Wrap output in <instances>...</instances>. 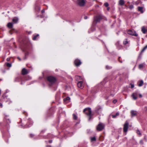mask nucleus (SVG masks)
Listing matches in <instances>:
<instances>
[{
    "label": "nucleus",
    "instance_id": "0eeeda50",
    "mask_svg": "<svg viewBox=\"0 0 147 147\" xmlns=\"http://www.w3.org/2000/svg\"><path fill=\"white\" fill-rule=\"evenodd\" d=\"M74 63L76 66L78 67L81 64L82 62L80 60L78 59H76L74 61Z\"/></svg>",
    "mask_w": 147,
    "mask_h": 147
},
{
    "label": "nucleus",
    "instance_id": "4c0bfd02",
    "mask_svg": "<svg viewBox=\"0 0 147 147\" xmlns=\"http://www.w3.org/2000/svg\"><path fill=\"white\" fill-rule=\"evenodd\" d=\"M130 85L131 86V88H133L134 87V85L133 84H132L131 83L130 84Z\"/></svg>",
    "mask_w": 147,
    "mask_h": 147
},
{
    "label": "nucleus",
    "instance_id": "2f4dec72",
    "mask_svg": "<svg viewBox=\"0 0 147 147\" xmlns=\"http://www.w3.org/2000/svg\"><path fill=\"white\" fill-rule=\"evenodd\" d=\"M6 65L7 67H10L11 66V63H7L6 64Z\"/></svg>",
    "mask_w": 147,
    "mask_h": 147
},
{
    "label": "nucleus",
    "instance_id": "79ce46f5",
    "mask_svg": "<svg viewBox=\"0 0 147 147\" xmlns=\"http://www.w3.org/2000/svg\"><path fill=\"white\" fill-rule=\"evenodd\" d=\"M7 61H10V59L9 58H8L7 59H6Z\"/></svg>",
    "mask_w": 147,
    "mask_h": 147
},
{
    "label": "nucleus",
    "instance_id": "1a4fd4ad",
    "mask_svg": "<svg viewBox=\"0 0 147 147\" xmlns=\"http://www.w3.org/2000/svg\"><path fill=\"white\" fill-rule=\"evenodd\" d=\"M20 81H22V77L21 76L16 77L14 79V82H19Z\"/></svg>",
    "mask_w": 147,
    "mask_h": 147
},
{
    "label": "nucleus",
    "instance_id": "5701e85b",
    "mask_svg": "<svg viewBox=\"0 0 147 147\" xmlns=\"http://www.w3.org/2000/svg\"><path fill=\"white\" fill-rule=\"evenodd\" d=\"M147 31V30H146L144 27H143L142 28V32L143 33H146V32Z\"/></svg>",
    "mask_w": 147,
    "mask_h": 147
},
{
    "label": "nucleus",
    "instance_id": "423d86ee",
    "mask_svg": "<svg viewBox=\"0 0 147 147\" xmlns=\"http://www.w3.org/2000/svg\"><path fill=\"white\" fill-rule=\"evenodd\" d=\"M128 34L134 36H138L137 34L136 33L135 31L133 30H129L127 31Z\"/></svg>",
    "mask_w": 147,
    "mask_h": 147
},
{
    "label": "nucleus",
    "instance_id": "39448f33",
    "mask_svg": "<svg viewBox=\"0 0 147 147\" xmlns=\"http://www.w3.org/2000/svg\"><path fill=\"white\" fill-rule=\"evenodd\" d=\"M105 125L104 124L100 123H99L96 127V130L98 131L102 130L105 128Z\"/></svg>",
    "mask_w": 147,
    "mask_h": 147
},
{
    "label": "nucleus",
    "instance_id": "c85d7f7f",
    "mask_svg": "<svg viewBox=\"0 0 147 147\" xmlns=\"http://www.w3.org/2000/svg\"><path fill=\"white\" fill-rule=\"evenodd\" d=\"M128 41H127V39H125V40H124L123 41V44L124 45H125L127 44H128Z\"/></svg>",
    "mask_w": 147,
    "mask_h": 147
},
{
    "label": "nucleus",
    "instance_id": "7ed1b4c3",
    "mask_svg": "<svg viewBox=\"0 0 147 147\" xmlns=\"http://www.w3.org/2000/svg\"><path fill=\"white\" fill-rule=\"evenodd\" d=\"M47 80L49 82V85L52 86L56 81V79L52 76H48L47 78Z\"/></svg>",
    "mask_w": 147,
    "mask_h": 147
},
{
    "label": "nucleus",
    "instance_id": "393cba45",
    "mask_svg": "<svg viewBox=\"0 0 147 147\" xmlns=\"http://www.w3.org/2000/svg\"><path fill=\"white\" fill-rule=\"evenodd\" d=\"M119 115V113L118 112H117L116 113L115 115H112V116L113 118H116L117 116Z\"/></svg>",
    "mask_w": 147,
    "mask_h": 147
},
{
    "label": "nucleus",
    "instance_id": "f3484780",
    "mask_svg": "<svg viewBox=\"0 0 147 147\" xmlns=\"http://www.w3.org/2000/svg\"><path fill=\"white\" fill-rule=\"evenodd\" d=\"M39 36V35L38 34H37L36 35L34 36L32 38L33 40H37V38H38Z\"/></svg>",
    "mask_w": 147,
    "mask_h": 147
},
{
    "label": "nucleus",
    "instance_id": "b1692460",
    "mask_svg": "<svg viewBox=\"0 0 147 147\" xmlns=\"http://www.w3.org/2000/svg\"><path fill=\"white\" fill-rule=\"evenodd\" d=\"M147 48V45L145 46L143 49L142 50L140 54V55H141L142 53Z\"/></svg>",
    "mask_w": 147,
    "mask_h": 147
},
{
    "label": "nucleus",
    "instance_id": "cd10ccee",
    "mask_svg": "<svg viewBox=\"0 0 147 147\" xmlns=\"http://www.w3.org/2000/svg\"><path fill=\"white\" fill-rule=\"evenodd\" d=\"M73 119H74L76 120L77 118V117L76 116V115L75 114H73Z\"/></svg>",
    "mask_w": 147,
    "mask_h": 147
},
{
    "label": "nucleus",
    "instance_id": "20e7f679",
    "mask_svg": "<svg viewBox=\"0 0 147 147\" xmlns=\"http://www.w3.org/2000/svg\"><path fill=\"white\" fill-rule=\"evenodd\" d=\"M86 2V0H76V3L78 6L82 7L85 6Z\"/></svg>",
    "mask_w": 147,
    "mask_h": 147
},
{
    "label": "nucleus",
    "instance_id": "ddd939ff",
    "mask_svg": "<svg viewBox=\"0 0 147 147\" xmlns=\"http://www.w3.org/2000/svg\"><path fill=\"white\" fill-rule=\"evenodd\" d=\"M18 18L16 17H15L12 19L13 24H16L18 22Z\"/></svg>",
    "mask_w": 147,
    "mask_h": 147
},
{
    "label": "nucleus",
    "instance_id": "412c9836",
    "mask_svg": "<svg viewBox=\"0 0 147 147\" xmlns=\"http://www.w3.org/2000/svg\"><path fill=\"white\" fill-rule=\"evenodd\" d=\"M139 84H138V86L140 87L142 86L143 84V81L142 80H141L140 81L138 82Z\"/></svg>",
    "mask_w": 147,
    "mask_h": 147
},
{
    "label": "nucleus",
    "instance_id": "2eb2a0df",
    "mask_svg": "<svg viewBox=\"0 0 147 147\" xmlns=\"http://www.w3.org/2000/svg\"><path fill=\"white\" fill-rule=\"evenodd\" d=\"M75 78L76 80H83L81 76H75Z\"/></svg>",
    "mask_w": 147,
    "mask_h": 147
},
{
    "label": "nucleus",
    "instance_id": "c03bdc74",
    "mask_svg": "<svg viewBox=\"0 0 147 147\" xmlns=\"http://www.w3.org/2000/svg\"><path fill=\"white\" fill-rule=\"evenodd\" d=\"M5 119L7 120H9V119L8 118V117H7V116H6L5 117Z\"/></svg>",
    "mask_w": 147,
    "mask_h": 147
},
{
    "label": "nucleus",
    "instance_id": "c9c22d12",
    "mask_svg": "<svg viewBox=\"0 0 147 147\" xmlns=\"http://www.w3.org/2000/svg\"><path fill=\"white\" fill-rule=\"evenodd\" d=\"M118 60L121 63H122V62L121 60V57H119V58H118Z\"/></svg>",
    "mask_w": 147,
    "mask_h": 147
},
{
    "label": "nucleus",
    "instance_id": "37998d69",
    "mask_svg": "<svg viewBox=\"0 0 147 147\" xmlns=\"http://www.w3.org/2000/svg\"><path fill=\"white\" fill-rule=\"evenodd\" d=\"M117 101V100H114L113 101V102L114 103H115Z\"/></svg>",
    "mask_w": 147,
    "mask_h": 147
},
{
    "label": "nucleus",
    "instance_id": "7c9ffc66",
    "mask_svg": "<svg viewBox=\"0 0 147 147\" xmlns=\"http://www.w3.org/2000/svg\"><path fill=\"white\" fill-rule=\"evenodd\" d=\"M144 65L142 64H140L139 66V69H141L143 67Z\"/></svg>",
    "mask_w": 147,
    "mask_h": 147
},
{
    "label": "nucleus",
    "instance_id": "bb28decb",
    "mask_svg": "<svg viewBox=\"0 0 147 147\" xmlns=\"http://www.w3.org/2000/svg\"><path fill=\"white\" fill-rule=\"evenodd\" d=\"M91 141L92 142L95 141L96 140V139L95 137H91L90 138Z\"/></svg>",
    "mask_w": 147,
    "mask_h": 147
},
{
    "label": "nucleus",
    "instance_id": "6e6552de",
    "mask_svg": "<svg viewBox=\"0 0 147 147\" xmlns=\"http://www.w3.org/2000/svg\"><path fill=\"white\" fill-rule=\"evenodd\" d=\"M129 123L126 121L124 125L123 130L124 132H126L128 128Z\"/></svg>",
    "mask_w": 147,
    "mask_h": 147
},
{
    "label": "nucleus",
    "instance_id": "ea45409f",
    "mask_svg": "<svg viewBox=\"0 0 147 147\" xmlns=\"http://www.w3.org/2000/svg\"><path fill=\"white\" fill-rule=\"evenodd\" d=\"M70 99V98L69 97H67L66 98L64 99V100H68Z\"/></svg>",
    "mask_w": 147,
    "mask_h": 147
},
{
    "label": "nucleus",
    "instance_id": "a878e982",
    "mask_svg": "<svg viewBox=\"0 0 147 147\" xmlns=\"http://www.w3.org/2000/svg\"><path fill=\"white\" fill-rule=\"evenodd\" d=\"M132 97L133 99L134 100H136L137 98L138 97L137 96H136L133 94H132Z\"/></svg>",
    "mask_w": 147,
    "mask_h": 147
},
{
    "label": "nucleus",
    "instance_id": "f03ea898",
    "mask_svg": "<svg viewBox=\"0 0 147 147\" xmlns=\"http://www.w3.org/2000/svg\"><path fill=\"white\" fill-rule=\"evenodd\" d=\"M103 18V17L101 14L95 16L94 18L93 24L94 25H96L97 23L100 22V20L102 19Z\"/></svg>",
    "mask_w": 147,
    "mask_h": 147
},
{
    "label": "nucleus",
    "instance_id": "49530a36",
    "mask_svg": "<svg viewBox=\"0 0 147 147\" xmlns=\"http://www.w3.org/2000/svg\"><path fill=\"white\" fill-rule=\"evenodd\" d=\"M45 12V10L44 9H42V11H41V13H44Z\"/></svg>",
    "mask_w": 147,
    "mask_h": 147
},
{
    "label": "nucleus",
    "instance_id": "6e6d98bb",
    "mask_svg": "<svg viewBox=\"0 0 147 147\" xmlns=\"http://www.w3.org/2000/svg\"><path fill=\"white\" fill-rule=\"evenodd\" d=\"M109 7H108L107 8V9L108 10H109Z\"/></svg>",
    "mask_w": 147,
    "mask_h": 147
},
{
    "label": "nucleus",
    "instance_id": "de8ad7c7",
    "mask_svg": "<svg viewBox=\"0 0 147 147\" xmlns=\"http://www.w3.org/2000/svg\"><path fill=\"white\" fill-rule=\"evenodd\" d=\"M0 107L2 108L3 107V105L1 103H0Z\"/></svg>",
    "mask_w": 147,
    "mask_h": 147
},
{
    "label": "nucleus",
    "instance_id": "72a5a7b5",
    "mask_svg": "<svg viewBox=\"0 0 147 147\" xmlns=\"http://www.w3.org/2000/svg\"><path fill=\"white\" fill-rule=\"evenodd\" d=\"M136 133L140 136L141 135V133L140 131L139 130H137L136 131Z\"/></svg>",
    "mask_w": 147,
    "mask_h": 147
},
{
    "label": "nucleus",
    "instance_id": "4be33fe9",
    "mask_svg": "<svg viewBox=\"0 0 147 147\" xmlns=\"http://www.w3.org/2000/svg\"><path fill=\"white\" fill-rule=\"evenodd\" d=\"M35 9L37 11H39L40 10V7L36 3V5Z\"/></svg>",
    "mask_w": 147,
    "mask_h": 147
},
{
    "label": "nucleus",
    "instance_id": "3c124183",
    "mask_svg": "<svg viewBox=\"0 0 147 147\" xmlns=\"http://www.w3.org/2000/svg\"><path fill=\"white\" fill-rule=\"evenodd\" d=\"M52 142V140H50L49 141V142L50 143H51Z\"/></svg>",
    "mask_w": 147,
    "mask_h": 147
},
{
    "label": "nucleus",
    "instance_id": "09e8293b",
    "mask_svg": "<svg viewBox=\"0 0 147 147\" xmlns=\"http://www.w3.org/2000/svg\"><path fill=\"white\" fill-rule=\"evenodd\" d=\"M139 96L140 98H141L142 97V96L141 94H139Z\"/></svg>",
    "mask_w": 147,
    "mask_h": 147
},
{
    "label": "nucleus",
    "instance_id": "5fc2aeb1",
    "mask_svg": "<svg viewBox=\"0 0 147 147\" xmlns=\"http://www.w3.org/2000/svg\"><path fill=\"white\" fill-rule=\"evenodd\" d=\"M23 84V83L22 82V81H21V82L20 83V84H21V85H22Z\"/></svg>",
    "mask_w": 147,
    "mask_h": 147
},
{
    "label": "nucleus",
    "instance_id": "aec40b11",
    "mask_svg": "<svg viewBox=\"0 0 147 147\" xmlns=\"http://www.w3.org/2000/svg\"><path fill=\"white\" fill-rule=\"evenodd\" d=\"M138 10L139 11H140L141 13H143V8L142 7H138Z\"/></svg>",
    "mask_w": 147,
    "mask_h": 147
},
{
    "label": "nucleus",
    "instance_id": "9b49d317",
    "mask_svg": "<svg viewBox=\"0 0 147 147\" xmlns=\"http://www.w3.org/2000/svg\"><path fill=\"white\" fill-rule=\"evenodd\" d=\"M22 51L24 52L25 57L24 58V59H25L27 58V57L29 53L25 49H23Z\"/></svg>",
    "mask_w": 147,
    "mask_h": 147
},
{
    "label": "nucleus",
    "instance_id": "8fccbe9b",
    "mask_svg": "<svg viewBox=\"0 0 147 147\" xmlns=\"http://www.w3.org/2000/svg\"><path fill=\"white\" fill-rule=\"evenodd\" d=\"M146 111H147V107H146L144 108Z\"/></svg>",
    "mask_w": 147,
    "mask_h": 147
},
{
    "label": "nucleus",
    "instance_id": "58836bf2",
    "mask_svg": "<svg viewBox=\"0 0 147 147\" xmlns=\"http://www.w3.org/2000/svg\"><path fill=\"white\" fill-rule=\"evenodd\" d=\"M129 8L130 9H132L134 8V6L132 5H130L129 6Z\"/></svg>",
    "mask_w": 147,
    "mask_h": 147
},
{
    "label": "nucleus",
    "instance_id": "e433bc0d",
    "mask_svg": "<svg viewBox=\"0 0 147 147\" xmlns=\"http://www.w3.org/2000/svg\"><path fill=\"white\" fill-rule=\"evenodd\" d=\"M104 5L106 7H108L109 5L108 3L107 2L105 3Z\"/></svg>",
    "mask_w": 147,
    "mask_h": 147
},
{
    "label": "nucleus",
    "instance_id": "9d476101",
    "mask_svg": "<svg viewBox=\"0 0 147 147\" xmlns=\"http://www.w3.org/2000/svg\"><path fill=\"white\" fill-rule=\"evenodd\" d=\"M83 82L81 81L77 83V85L78 87L80 88H82L84 87V85L83 84Z\"/></svg>",
    "mask_w": 147,
    "mask_h": 147
},
{
    "label": "nucleus",
    "instance_id": "603ef678",
    "mask_svg": "<svg viewBox=\"0 0 147 147\" xmlns=\"http://www.w3.org/2000/svg\"><path fill=\"white\" fill-rule=\"evenodd\" d=\"M17 58L20 61H21V59L19 57H17Z\"/></svg>",
    "mask_w": 147,
    "mask_h": 147
},
{
    "label": "nucleus",
    "instance_id": "dca6fc26",
    "mask_svg": "<svg viewBox=\"0 0 147 147\" xmlns=\"http://www.w3.org/2000/svg\"><path fill=\"white\" fill-rule=\"evenodd\" d=\"M7 27L10 29H12L13 28V24L11 22H9L7 24Z\"/></svg>",
    "mask_w": 147,
    "mask_h": 147
},
{
    "label": "nucleus",
    "instance_id": "f8f14e48",
    "mask_svg": "<svg viewBox=\"0 0 147 147\" xmlns=\"http://www.w3.org/2000/svg\"><path fill=\"white\" fill-rule=\"evenodd\" d=\"M28 73V71L25 68H23L22 71V74L23 75L27 74Z\"/></svg>",
    "mask_w": 147,
    "mask_h": 147
},
{
    "label": "nucleus",
    "instance_id": "473e14b6",
    "mask_svg": "<svg viewBox=\"0 0 147 147\" xmlns=\"http://www.w3.org/2000/svg\"><path fill=\"white\" fill-rule=\"evenodd\" d=\"M29 136L30 138H33L34 136V135L33 134H30L29 135Z\"/></svg>",
    "mask_w": 147,
    "mask_h": 147
},
{
    "label": "nucleus",
    "instance_id": "4468645a",
    "mask_svg": "<svg viewBox=\"0 0 147 147\" xmlns=\"http://www.w3.org/2000/svg\"><path fill=\"white\" fill-rule=\"evenodd\" d=\"M131 117H134L137 115V112L134 110H132L131 112Z\"/></svg>",
    "mask_w": 147,
    "mask_h": 147
},
{
    "label": "nucleus",
    "instance_id": "a18cd8bd",
    "mask_svg": "<svg viewBox=\"0 0 147 147\" xmlns=\"http://www.w3.org/2000/svg\"><path fill=\"white\" fill-rule=\"evenodd\" d=\"M87 18H88V17L86 16H85L84 17V19H87Z\"/></svg>",
    "mask_w": 147,
    "mask_h": 147
},
{
    "label": "nucleus",
    "instance_id": "a211bd4d",
    "mask_svg": "<svg viewBox=\"0 0 147 147\" xmlns=\"http://www.w3.org/2000/svg\"><path fill=\"white\" fill-rule=\"evenodd\" d=\"M101 107L100 106H98L96 108V111L97 112H98L101 111Z\"/></svg>",
    "mask_w": 147,
    "mask_h": 147
},
{
    "label": "nucleus",
    "instance_id": "f704fd0d",
    "mask_svg": "<svg viewBox=\"0 0 147 147\" xmlns=\"http://www.w3.org/2000/svg\"><path fill=\"white\" fill-rule=\"evenodd\" d=\"M136 96H137L138 97V93L137 92H135L133 93Z\"/></svg>",
    "mask_w": 147,
    "mask_h": 147
},
{
    "label": "nucleus",
    "instance_id": "6ab92c4d",
    "mask_svg": "<svg viewBox=\"0 0 147 147\" xmlns=\"http://www.w3.org/2000/svg\"><path fill=\"white\" fill-rule=\"evenodd\" d=\"M125 4V2L123 0H120L119 1V5L122 6Z\"/></svg>",
    "mask_w": 147,
    "mask_h": 147
},
{
    "label": "nucleus",
    "instance_id": "864d4df0",
    "mask_svg": "<svg viewBox=\"0 0 147 147\" xmlns=\"http://www.w3.org/2000/svg\"><path fill=\"white\" fill-rule=\"evenodd\" d=\"M45 131L44 130H42V131H41V133H42V132H43Z\"/></svg>",
    "mask_w": 147,
    "mask_h": 147
},
{
    "label": "nucleus",
    "instance_id": "c756f323",
    "mask_svg": "<svg viewBox=\"0 0 147 147\" xmlns=\"http://www.w3.org/2000/svg\"><path fill=\"white\" fill-rule=\"evenodd\" d=\"M112 68V67L110 66H109V65H106V68L107 69H110Z\"/></svg>",
    "mask_w": 147,
    "mask_h": 147
},
{
    "label": "nucleus",
    "instance_id": "a19ab883",
    "mask_svg": "<svg viewBox=\"0 0 147 147\" xmlns=\"http://www.w3.org/2000/svg\"><path fill=\"white\" fill-rule=\"evenodd\" d=\"M140 143L142 144H143V141L142 140H141L140 141Z\"/></svg>",
    "mask_w": 147,
    "mask_h": 147
},
{
    "label": "nucleus",
    "instance_id": "f257e3e1",
    "mask_svg": "<svg viewBox=\"0 0 147 147\" xmlns=\"http://www.w3.org/2000/svg\"><path fill=\"white\" fill-rule=\"evenodd\" d=\"M84 112L87 115L88 117V120L90 121L92 118L93 114L92 113L91 109L90 108H86L83 110Z\"/></svg>",
    "mask_w": 147,
    "mask_h": 147
}]
</instances>
